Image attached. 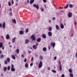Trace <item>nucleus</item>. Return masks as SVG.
<instances>
[{
    "instance_id": "obj_64",
    "label": "nucleus",
    "mask_w": 77,
    "mask_h": 77,
    "mask_svg": "<svg viewBox=\"0 0 77 77\" xmlns=\"http://www.w3.org/2000/svg\"><path fill=\"white\" fill-rule=\"evenodd\" d=\"M59 8H60V9H62V8H62V7H59Z\"/></svg>"
},
{
    "instance_id": "obj_39",
    "label": "nucleus",
    "mask_w": 77,
    "mask_h": 77,
    "mask_svg": "<svg viewBox=\"0 0 77 77\" xmlns=\"http://www.w3.org/2000/svg\"><path fill=\"white\" fill-rule=\"evenodd\" d=\"M27 62V58H25L24 60V62Z\"/></svg>"
},
{
    "instance_id": "obj_36",
    "label": "nucleus",
    "mask_w": 77,
    "mask_h": 77,
    "mask_svg": "<svg viewBox=\"0 0 77 77\" xmlns=\"http://www.w3.org/2000/svg\"><path fill=\"white\" fill-rule=\"evenodd\" d=\"M29 32V29L28 28L26 29V33L28 32Z\"/></svg>"
},
{
    "instance_id": "obj_30",
    "label": "nucleus",
    "mask_w": 77,
    "mask_h": 77,
    "mask_svg": "<svg viewBox=\"0 0 77 77\" xmlns=\"http://www.w3.org/2000/svg\"><path fill=\"white\" fill-rule=\"evenodd\" d=\"M4 70L5 71H6L7 70V67H5L4 68Z\"/></svg>"
},
{
    "instance_id": "obj_31",
    "label": "nucleus",
    "mask_w": 77,
    "mask_h": 77,
    "mask_svg": "<svg viewBox=\"0 0 77 77\" xmlns=\"http://www.w3.org/2000/svg\"><path fill=\"white\" fill-rule=\"evenodd\" d=\"M51 71H52V72H54V73H55L56 72V70H52Z\"/></svg>"
},
{
    "instance_id": "obj_45",
    "label": "nucleus",
    "mask_w": 77,
    "mask_h": 77,
    "mask_svg": "<svg viewBox=\"0 0 77 77\" xmlns=\"http://www.w3.org/2000/svg\"><path fill=\"white\" fill-rule=\"evenodd\" d=\"M0 27H2V23H0Z\"/></svg>"
},
{
    "instance_id": "obj_46",
    "label": "nucleus",
    "mask_w": 77,
    "mask_h": 77,
    "mask_svg": "<svg viewBox=\"0 0 77 77\" xmlns=\"http://www.w3.org/2000/svg\"><path fill=\"white\" fill-rule=\"evenodd\" d=\"M57 59V57H54V60H56Z\"/></svg>"
},
{
    "instance_id": "obj_12",
    "label": "nucleus",
    "mask_w": 77,
    "mask_h": 77,
    "mask_svg": "<svg viewBox=\"0 0 77 77\" xmlns=\"http://www.w3.org/2000/svg\"><path fill=\"white\" fill-rule=\"evenodd\" d=\"M5 22H4L2 24V27L4 29V28H5Z\"/></svg>"
},
{
    "instance_id": "obj_54",
    "label": "nucleus",
    "mask_w": 77,
    "mask_h": 77,
    "mask_svg": "<svg viewBox=\"0 0 77 77\" xmlns=\"http://www.w3.org/2000/svg\"><path fill=\"white\" fill-rule=\"evenodd\" d=\"M76 58L77 59V52L76 53Z\"/></svg>"
},
{
    "instance_id": "obj_4",
    "label": "nucleus",
    "mask_w": 77,
    "mask_h": 77,
    "mask_svg": "<svg viewBox=\"0 0 77 77\" xmlns=\"http://www.w3.org/2000/svg\"><path fill=\"white\" fill-rule=\"evenodd\" d=\"M55 45H56V43H55V42H54V43H53V42H51V46H53V48H54Z\"/></svg>"
},
{
    "instance_id": "obj_50",
    "label": "nucleus",
    "mask_w": 77,
    "mask_h": 77,
    "mask_svg": "<svg viewBox=\"0 0 77 77\" xmlns=\"http://www.w3.org/2000/svg\"><path fill=\"white\" fill-rule=\"evenodd\" d=\"M51 49V47H50V46H49L48 47V49L49 50H50V49Z\"/></svg>"
},
{
    "instance_id": "obj_14",
    "label": "nucleus",
    "mask_w": 77,
    "mask_h": 77,
    "mask_svg": "<svg viewBox=\"0 0 77 77\" xmlns=\"http://www.w3.org/2000/svg\"><path fill=\"white\" fill-rule=\"evenodd\" d=\"M60 28L62 29L64 28V25H63V24H62V23L61 24Z\"/></svg>"
},
{
    "instance_id": "obj_2",
    "label": "nucleus",
    "mask_w": 77,
    "mask_h": 77,
    "mask_svg": "<svg viewBox=\"0 0 77 77\" xmlns=\"http://www.w3.org/2000/svg\"><path fill=\"white\" fill-rule=\"evenodd\" d=\"M42 66V62L41 61L39 63V64H38V68H41V67Z\"/></svg>"
},
{
    "instance_id": "obj_32",
    "label": "nucleus",
    "mask_w": 77,
    "mask_h": 77,
    "mask_svg": "<svg viewBox=\"0 0 77 77\" xmlns=\"http://www.w3.org/2000/svg\"><path fill=\"white\" fill-rule=\"evenodd\" d=\"M28 65L27 64V63H26L25 64V67H26V68H27V67H28Z\"/></svg>"
},
{
    "instance_id": "obj_7",
    "label": "nucleus",
    "mask_w": 77,
    "mask_h": 77,
    "mask_svg": "<svg viewBox=\"0 0 77 77\" xmlns=\"http://www.w3.org/2000/svg\"><path fill=\"white\" fill-rule=\"evenodd\" d=\"M32 47L34 49V50H36V49H37V47L35 45H33L32 46Z\"/></svg>"
},
{
    "instance_id": "obj_38",
    "label": "nucleus",
    "mask_w": 77,
    "mask_h": 77,
    "mask_svg": "<svg viewBox=\"0 0 77 77\" xmlns=\"http://www.w3.org/2000/svg\"><path fill=\"white\" fill-rule=\"evenodd\" d=\"M8 5L9 6H11V2H8Z\"/></svg>"
},
{
    "instance_id": "obj_26",
    "label": "nucleus",
    "mask_w": 77,
    "mask_h": 77,
    "mask_svg": "<svg viewBox=\"0 0 77 77\" xmlns=\"http://www.w3.org/2000/svg\"><path fill=\"white\" fill-rule=\"evenodd\" d=\"M12 57L13 59H14V60H15L16 59L14 55L12 56Z\"/></svg>"
},
{
    "instance_id": "obj_9",
    "label": "nucleus",
    "mask_w": 77,
    "mask_h": 77,
    "mask_svg": "<svg viewBox=\"0 0 77 77\" xmlns=\"http://www.w3.org/2000/svg\"><path fill=\"white\" fill-rule=\"evenodd\" d=\"M25 44H28L29 42V40L28 39H26L25 40Z\"/></svg>"
},
{
    "instance_id": "obj_37",
    "label": "nucleus",
    "mask_w": 77,
    "mask_h": 77,
    "mask_svg": "<svg viewBox=\"0 0 77 77\" xmlns=\"http://www.w3.org/2000/svg\"><path fill=\"white\" fill-rule=\"evenodd\" d=\"M68 5H69L68 4L67 5L66 7H64V8L66 9V8H68Z\"/></svg>"
},
{
    "instance_id": "obj_29",
    "label": "nucleus",
    "mask_w": 77,
    "mask_h": 77,
    "mask_svg": "<svg viewBox=\"0 0 77 77\" xmlns=\"http://www.w3.org/2000/svg\"><path fill=\"white\" fill-rule=\"evenodd\" d=\"M13 20V23H17V22H16V20H15V19H14L13 20Z\"/></svg>"
},
{
    "instance_id": "obj_21",
    "label": "nucleus",
    "mask_w": 77,
    "mask_h": 77,
    "mask_svg": "<svg viewBox=\"0 0 77 77\" xmlns=\"http://www.w3.org/2000/svg\"><path fill=\"white\" fill-rule=\"evenodd\" d=\"M11 71H15V69L14 68H11Z\"/></svg>"
},
{
    "instance_id": "obj_28",
    "label": "nucleus",
    "mask_w": 77,
    "mask_h": 77,
    "mask_svg": "<svg viewBox=\"0 0 77 77\" xmlns=\"http://www.w3.org/2000/svg\"><path fill=\"white\" fill-rule=\"evenodd\" d=\"M69 71L70 73H71L72 72V70H71V69H69Z\"/></svg>"
},
{
    "instance_id": "obj_5",
    "label": "nucleus",
    "mask_w": 77,
    "mask_h": 77,
    "mask_svg": "<svg viewBox=\"0 0 77 77\" xmlns=\"http://www.w3.org/2000/svg\"><path fill=\"white\" fill-rule=\"evenodd\" d=\"M72 13L71 12H69L68 14V17L69 18H71L72 17Z\"/></svg>"
},
{
    "instance_id": "obj_23",
    "label": "nucleus",
    "mask_w": 77,
    "mask_h": 77,
    "mask_svg": "<svg viewBox=\"0 0 77 77\" xmlns=\"http://www.w3.org/2000/svg\"><path fill=\"white\" fill-rule=\"evenodd\" d=\"M70 8H72L73 7V5L72 4H68Z\"/></svg>"
},
{
    "instance_id": "obj_61",
    "label": "nucleus",
    "mask_w": 77,
    "mask_h": 77,
    "mask_svg": "<svg viewBox=\"0 0 77 77\" xmlns=\"http://www.w3.org/2000/svg\"><path fill=\"white\" fill-rule=\"evenodd\" d=\"M49 23H51V20H49Z\"/></svg>"
},
{
    "instance_id": "obj_57",
    "label": "nucleus",
    "mask_w": 77,
    "mask_h": 77,
    "mask_svg": "<svg viewBox=\"0 0 77 77\" xmlns=\"http://www.w3.org/2000/svg\"><path fill=\"white\" fill-rule=\"evenodd\" d=\"M21 56L22 57H24V55L23 54Z\"/></svg>"
},
{
    "instance_id": "obj_1",
    "label": "nucleus",
    "mask_w": 77,
    "mask_h": 77,
    "mask_svg": "<svg viewBox=\"0 0 77 77\" xmlns=\"http://www.w3.org/2000/svg\"><path fill=\"white\" fill-rule=\"evenodd\" d=\"M8 62H10V58L9 57H8L7 59V60H5V63L7 65L8 64Z\"/></svg>"
},
{
    "instance_id": "obj_55",
    "label": "nucleus",
    "mask_w": 77,
    "mask_h": 77,
    "mask_svg": "<svg viewBox=\"0 0 77 77\" xmlns=\"http://www.w3.org/2000/svg\"><path fill=\"white\" fill-rule=\"evenodd\" d=\"M2 47V48L3 50H4V49H5V47Z\"/></svg>"
},
{
    "instance_id": "obj_56",
    "label": "nucleus",
    "mask_w": 77,
    "mask_h": 77,
    "mask_svg": "<svg viewBox=\"0 0 77 77\" xmlns=\"http://www.w3.org/2000/svg\"><path fill=\"white\" fill-rule=\"evenodd\" d=\"M1 76H2V77H3V76H4V75H3V74H1Z\"/></svg>"
},
{
    "instance_id": "obj_43",
    "label": "nucleus",
    "mask_w": 77,
    "mask_h": 77,
    "mask_svg": "<svg viewBox=\"0 0 77 77\" xmlns=\"http://www.w3.org/2000/svg\"><path fill=\"white\" fill-rule=\"evenodd\" d=\"M53 20H56V18L55 17H53L52 18Z\"/></svg>"
},
{
    "instance_id": "obj_3",
    "label": "nucleus",
    "mask_w": 77,
    "mask_h": 77,
    "mask_svg": "<svg viewBox=\"0 0 77 77\" xmlns=\"http://www.w3.org/2000/svg\"><path fill=\"white\" fill-rule=\"evenodd\" d=\"M31 38H32V41H35L36 40V38H35V36L34 35H32L31 36Z\"/></svg>"
},
{
    "instance_id": "obj_44",
    "label": "nucleus",
    "mask_w": 77,
    "mask_h": 77,
    "mask_svg": "<svg viewBox=\"0 0 77 77\" xmlns=\"http://www.w3.org/2000/svg\"><path fill=\"white\" fill-rule=\"evenodd\" d=\"M33 57H32L31 58V62H33Z\"/></svg>"
},
{
    "instance_id": "obj_62",
    "label": "nucleus",
    "mask_w": 77,
    "mask_h": 77,
    "mask_svg": "<svg viewBox=\"0 0 77 77\" xmlns=\"http://www.w3.org/2000/svg\"><path fill=\"white\" fill-rule=\"evenodd\" d=\"M27 3H29V0H28L27 1Z\"/></svg>"
},
{
    "instance_id": "obj_42",
    "label": "nucleus",
    "mask_w": 77,
    "mask_h": 77,
    "mask_svg": "<svg viewBox=\"0 0 77 77\" xmlns=\"http://www.w3.org/2000/svg\"><path fill=\"white\" fill-rule=\"evenodd\" d=\"M33 63H32L30 64V66H33Z\"/></svg>"
},
{
    "instance_id": "obj_22",
    "label": "nucleus",
    "mask_w": 77,
    "mask_h": 77,
    "mask_svg": "<svg viewBox=\"0 0 77 77\" xmlns=\"http://www.w3.org/2000/svg\"><path fill=\"white\" fill-rule=\"evenodd\" d=\"M3 47V43L2 42H0V48H2Z\"/></svg>"
},
{
    "instance_id": "obj_10",
    "label": "nucleus",
    "mask_w": 77,
    "mask_h": 77,
    "mask_svg": "<svg viewBox=\"0 0 77 77\" xmlns=\"http://www.w3.org/2000/svg\"><path fill=\"white\" fill-rule=\"evenodd\" d=\"M15 40H16V37H14L12 40V42L13 43H14L15 42Z\"/></svg>"
},
{
    "instance_id": "obj_53",
    "label": "nucleus",
    "mask_w": 77,
    "mask_h": 77,
    "mask_svg": "<svg viewBox=\"0 0 77 77\" xmlns=\"http://www.w3.org/2000/svg\"><path fill=\"white\" fill-rule=\"evenodd\" d=\"M10 11H12V8H10Z\"/></svg>"
},
{
    "instance_id": "obj_33",
    "label": "nucleus",
    "mask_w": 77,
    "mask_h": 77,
    "mask_svg": "<svg viewBox=\"0 0 77 77\" xmlns=\"http://www.w3.org/2000/svg\"><path fill=\"white\" fill-rule=\"evenodd\" d=\"M70 76L71 77H73V74H72V73H70Z\"/></svg>"
},
{
    "instance_id": "obj_24",
    "label": "nucleus",
    "mask_w": 77,
    "mask_h": 77,
    "mask_svg": "<svg viewBox=\"0 0 77 77\" xmlns=\"http://www.w3.org/2000/svg\"><path fill=\"white\" fill-rule=\"evenodd\" d=\"M16 51L17 53V54H18V53H19V52H20V50L19 49H17L16 50Z\"/></svg>"
},
{
    "instance_id": "obj_11",
    "label": "nucleus",
    "mask_w": 77,
    "mask_h": 77,
    "mask_svg": "<svg viewBox=\"0 0 77 77\" xmlns=\"http://www.w3.org/2000/svg\"><path fill=\"white\" fill-rule=\"evenodd\" d=\"M48 35L49 36H52V33L51 32H48Z\"/></svg>"
},
{
    "instance_id": "obj_15",
    "label": "nucleus",
    "mask_w": 77,
    "mask_h": 77,
    "mask_svg": "<svg viewBox=\"0 0 77 77\" xmlns=\"http://www.w3.org/2000/svg\"><path fill=\"white\" fill-rule=\"evenodd\" d=\"M42 37L43 38H46L47 37V36H46V35L45 34H43L42 35Z\"/></svg>"
},
{
    "instance_id": "obj_19",
    "label": "nucleus",
    "mask_w": 77,
    "mask_h": 77,
    "mask_svg": "<svg viewBox=\"0 0 77 77\" xmlns=\"http://www.w3.org/2000/svg\"><path fill=\"white\" fill-rule=\"evenodd\" d=\"M35 2V0H31L30 2V4H32V3H34V2Z\"/></svg>"
},
{
    "instance_id": "obj_59",
    "label": "nucleus",
    "mask_w": 77,
    "mask_h": 77,
    "mask_svg": "<svg viewBox=\"0 0 77 77\" xmlns=\"http://www.w3.org/2000/svg\"><path fill=\"white\" fill-rule=\"evenodd\" d=\"M36 46H38V43H36Z\"/></svg>"
},
{
    "instance_id": "obj_16",
    "label": "nucleus",
    "mask_w": 77,
    "mask_h": 77,
    "mask_svg": "<svg viewBox=\"0 0 77 77\" xmlns=\"http://www.w3.org/2000/svg\"><path fill=\"white\" fill-rule=\"evenodd\" d=\"M43 51H45V52L47 51V48H46V47H44L43 48Z\"/></svg>"
},
{
    "instance_id": "obj_18",
    "label": "nucleus",
    "mask_w": 77,
    "mask_h": 77,
    "mask_svg": "<svg viewBox=\"0 0 77 77\" xmlns=\"http://www.w3.org/2000/svg\"><path fill=\"white\" fill-rule=\"evenodd\" d=\"M9 34H7L6 36V39H9Z\"/></svg>"
},
{
    "instance_id": "obj_35",
    "label": "nucleus",
    "mask_w": 77,
    "mask_h": 77,
    "mask_svg": "<svg viewBox=\"0 0 77 77\" xmlns=\"http://www.w3.org/2000/svg\"><path fill=\"white\" fill-rule=\"evenodd\" d=\"M60 71H62V66H61V65H60Z\"/></svg>"
},
{
    "instance_id": "obj_13",
    "label": "nucleus",
    "mask_w": 77,
    "mask_h": 77,
    "mask_svg": "<svg viewBox=\"0 0 77 77\" xmlns=\"http://www.w3.org/2000/svg\"><path fill=\"white\" fill-rule=\"evenodd\" d=\"M41 41V38H38L37 39V41L38 42H39Z\"/></svg>"
},
{
    "instance_id": "obj_51",
    "label": "nucleus",
    "mask_w": 77,
    "mask_h": 77,
    "mask_svg": "<svg viewBox=\"0 0 77 77\" xmlns=\"http://www.w3.org/2000/svg\"><path fill=\"white\" fill-rule=\"evenodd\" d=\"M41 11H44V9L42 8H41Z\"/></svg>"
},
{
    "instance_id": "obj_34",
    "label": "nucleus",
    "mask_w": 77,
    "mask_h": 77,
    "mask_svg": "<svg viewBox=\"0 0 77 77\" xmlns=\"http://www.w3.org/2000/svg\"><path fill=\"white\" fill-rule=\"evenodd\" d=\"M49 31H51L52 30V28H51V27H50L49 28Z\"/></svg>"
},
{
    "instance_id": "obj_63",
    "label": "nucleus",
    "mask_w": 77,
    "mask_h": 77,
    "mask_svg": "<svg viewBox=\"0 0 77 77\" xmlns=\"http://www.w3.org/2000/svg\"><path fill=\"white\" fill-rule=\"evenodd\" d=\"M9 47H10V48L12 47V46H11V45H10Z\"/></svg>"
},
{
    "instance_id": "obj_49",
    "label": "nucleus",
    "mask_w": 77,
    "mask_h": 77,
    "mask_svg": "<svg viewBox=\"0 0 77 77\" xmlns=\"http://www.w3.org/2000/svg\"><path fill=\"white\" fill-rule=\"evenodd\" d=\"M14 1L13 0H12V3L13 5H14Z\"/></svg>"
},
{
    "instance_id": "obj_27",
    "label": "nucleus",
    "mask_w": 77,
    "mask_h": 77,
    "mask_svg": "<svg viewBox=\"0 0 77 77\" xmlns=\"http://www.w3.org/2000/svg\"><path fill=\"white\" fill-rule=\"evenodd\" d=\"M11 68V66H8L7 67V70L8 71H9V70H10V69Z\"/></svg>"
},
{
    "instance_id": "obj_6",
    "label": "nucleus",
    "mask_w": 77,
    "mask_h": 77,
    "mask_svg": "<svg viewBox=\"0 0 77 77\" xmlns=\"http://www.w3.org/2000/svg\"><path fill=\"white\" fill-rule=\"evenodd\" d=\"M33 6L35 7V8H36L37 9H39V6H38V5H36V4H34L33 5Z\"/></svg>"
},
{
    "instance_id": "obj_41",
    "label": "nucleus",
    "mask_w": 77,
    "mask_h": 77,
    "mask_svg": "<svg viewBox=\"0 0 77 77\" xmlns=\"http://www.w3.org/2000/svg\"><path fill=\"white\" fill-rule=\"evenodd\" d=\"M11 68H14V65L11 64Z\"/></svg>"
},
{
    "instance_id": "obj_52",
    "label": "nucleus",
    "mask_w": 77,
    "mask_h": 77,
    "mask_svg": "<svg viewBox=\"0 0 77 77\" xmlns=\"http://www.w3.org/2000/svg\"><path fill=\"white\" fill-rule=\"evenodd\" d=\"M28 53H31V51H28Z\"/></svg>"
},
{
    "instance_id": "obj_20",
    "label": "nucleus",
    "mask_w": 77,
    "mask_h": 77,
    "mask_svg": "<svg viewBox=\"0 0 77 77\" xmlns=\"http://www.w3.org/2000/svg\"><path fill=\"white\" fill-rule=\"evenodd\" d=\"M43 56L42 55H40L39 57V59H43Z\"/></svg>"
},
{
    "instance_id": "obj_60",
    "label": "nucleus",
    "mask_w": 77,
    "mask_h": 77,
    "mask_svg": "<svg viewBox=\"0 0 77 77\" xmlns=\"http://www.w3.org/2000/svg\"><path fill=\"white\" fill-rule=\"evenodd\" d=\"M2 51H0V54H2Z\"/></svg>"
},
{
    "instance_id": "obj_8",
    "label": "nucleus",
    "mask_w": 77,
    "mask_h": 77,
    "mask_svg": "<svg viewBox=\"0 0 77 77\" xmlns=\"http://www.w3.org/2000/svg\"><path fill=\"white\" fill-rule=\"evenodd\" d=\"M24 32L23 31L20 30L19 31V34L20 35H23Z\"/></svg>"
},
{
    "instance_id": "obj_48",
    "label": "nucleus",
    "mask_w": 77,
    "mask_h": 77,
    "mask_svg": "<svg viewBox=\"0 0 77 77\" xmlns=\"http://www.w3.org/2000/svg\"><path fill=\"white\" fill-rule=\"evenodd\" d=\"M47 69L48 70H50V68L49 67H48Z\"/></svg>"
},
{
    "instance_id": "obj_47",
    "label": "nucleus",
    "mask_w": 77,
    "mask_h": 77,
    "mask_svg": "<svg viewBox=\"0 0 77 77\" xmlns=\"http://www.w3.org/2000/svg\"><path fill=\"white\" fill-rule=\"evenodd\" d=\"M61 77H65V75H63V74L61 75Z\"/></svg>"
},
{
    "instance_id": "obj_40",
    "label": "nucleus",
    "mask_w": 77,
    "mask_h": 77,
    "mask_svg": "<svg viewBox=\"0 0 77 77\" xmlns=\"http://www.w3.org/2000/svg\"><path fill=\"white\" fill-rule=\"evenodd\" d=\"M43 2L44 3H46V2H47V0H43Z\"/></svg>"
},
{
    "instance_id": "obj_58",
    "label": "nucleus",
    "mask_w": 77,
    "mask_h": 77,
    "mask_svg": "<svg viewBox=\"0 0 77 77\" xmlns=\"http://www.w3.org/2000/svg\"><path fill=\"white\" fill-rule=\"evenodd\" d=\"M75 25H76L77 24V23H76V22H75Z\"/></svg>"
},
{
    "instance_id": "obj_25",
    "label": "nucleus",
    "mask_w": 77,
    "mask_h": 77,
    "mask_svg": "<svg viewBox=\"0 0 77 77\" xmlns=\"http://www.w3.org/2000/svg\"><path fill=\"white\" fill-rule=\"evenodd\" d=\"M2 58H4V55L3 54L0 55V59H2Z\"/></svg>"
},
{
    "instance_id": "obj_17",
    "label": "nucleus",
    "mask_w": 77,
    "mask_h": 77,
    "mask_svg": "<svg viewBox=\"0 0 77 77\" xmlns=\"http://www.w3.org/2000/svg\"><path fill=\"white\" fill-rule=\"evenodd\" d=\"M57 30H59V26L57 25H56L55 26Z\"/></svg>"
}]
</instances>
